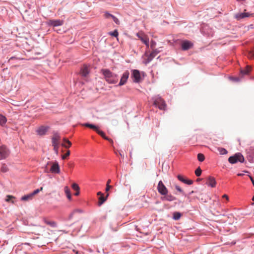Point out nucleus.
I'll list each match as a JSON object with an SVG mask.
<instances>
[{"label":"nucleus","instance_id":"79ce46f5","mask_svg":"<svg viewBox=\"0 0 254 254\" xmlns=\"http://www.w3.org/2000/svg\"><path fill=\"white\" fill-rule=\"evenodd\" d=\"M178 179L181 182H185V179L183 178V177L181 175H178L177 176Z\"/></svg>","mask_w":254,"mask_h":254},{"label":"nucleus","instance_id":"a211bd4d","mask_svg":"<svg viewBox=\"0 0 254 254\" xmlns=\"http://www.w3.org/2000/svg\"><path fill=\"white\" fill-rule=\"evenodd\" d=\"M104 16L106 18H111V19H113L114 21L117 24H120V21L115 16L113 15L112 14L108 13V12H105L104 14Z\"/></svg>","mask_w":254,"mask_h":254},{"label":"nucleus","instance_id":"5fc2aeb1","mask_svg":"<svg viewBox=\"0 0 254 254\" xmlns=\"http://www.w3.org/2000/svg\"><path fill=\"white\" fill-rule=\"evenodd\" d=\"M64 141L65 142V143H66L67 141H68V140L65 138H64L63 139Z\"/></svg>","mask_w":254,"mask_h":254},{"label":"nucleus","instance_id":"c85d7f7f","mask_svg":"<svg viewBox=\"0 0 254 254\" xmlns=\"http://www.w3.org/2000/svg\"><path fill=\"white\" fill-rule=\"evenodd\" d=\"M220 154L224 155L228 153V151L226 149L222 147H218L217 148Z\"/></svg>","mask_w":254,"mask_h":254},{"label":"nucleus","instance_id":"7ed1b4c3","mask_svg":"<svg viewBox=\"0 0 254 254\" xmlns=\"http://www.w3.org/2000/svg\"><path fill=\"white\" fill-rule=\"evenodd\" d=\"M154 104L160 110H165L166 106L165 101L160 97H156L155 98Z\"/></svg>","mask_w":254,"mask_h":254},{"label":"nucleus","instance_id":"9b49d317","mask_svg":"<svg viewBox=\"0 0 254 254\" xmlns=\"http://www.w3.org/2000/svg\"><path fill=\"white\" fill-rule=\"evenodd\" d=\"M129 75V73L128 71H126L124 72L119 84V86H122L126 84Z\"/></svg>","mask_w":254,"mask_h":254},{"label":"nucleus","instance_id":"20e7f679","mask_svg":"<svg viewBox=\"0 0 254 254\" xmlns=\"http://www.w3.org/2000/svg\"><path fill=\"white\" fill-rule=\"evenodd\" d=\"M157 190L158 192L162 195L167 194L168 192L167 189L161 181L158 183Z\"/></svg>","mask_w":254,"mask_h":254},{"label":"nucleus","instance_id":"a18cd8bd","mask_svg":"<svg viewBox=\"0 0 254 254\" xmlns=\"http://www.w3.org/2000/svg\"><path fill=\"white\" fill-rule=\"evenodd\" d=\"M13 60H21V59L20 58H16L15 57H11L9 60H8V62L10 63L11 61Z\"/></svg>","mask_w":254,"mask_h":254},{"label":"nucleus","instance_id":"2f4dec72","mask_svg":"<svg viewBox=\"0 0 254 254\" xmlns=\"http://www.w3.org/2000/svg\"><path fill=\"white\" fill-rule=\"evenodd\" d=\"M1 171L5 173L8 171V169L7 166L5 164H3L1 167Z\"/></svg>","mask_w":254,"mask_h":254},{"label":"nucleus","instance_id":"de8ad7c7","mask_svg":"<svg viewBox=\"0 0 254 254\" xmlns=\"http://www.w3.org/2000/svg\"><path fill=\"white\" fill-rule=\"evenodd\" d=\"M144 44L146 45V46L147 48H148L149 46V40H147V41H146V42L144 43Z\"/></svg>","mask_w":254,"mask_h":254},{"label":"nucleus","instance_id":"bb28decb","mask_svg":"<svg viewBox=\"0 0 254 254\" xmlns=\"http://www.w3.org/2000/svg\"><path fill=\"white\" fill-rule=\"evenodd\" d=\"M64 191L68 199H70L71 195L70 194V190L67 187H64Z\"/></svg>","mask_w":254,"mask_h":254},{"label":"nucleus","instance_id":"37998d69","mask_svg":"<svg viewBox=\"0 0 254 254\" xmlns=\"http://www.w3.org/2000/svg\"><path fill=\"white\" fill-rule=\"evenodd\" d=\"M54 148V150L55 152V153L56 154H58V152H59V146H55V147H53Z\"/></svg>","mask_w":254,"mask_h":254},{"label":"nucleus","instance_id":"4c0bfd02","mask_svg":"<svg viewBox=\"0 0 254 254\" xmlns=\"http://www.w3.org/2000/svg\"><path fill=\"white\" fill-rule=\"evenodd\" d=\"M152 51L151 53H152L155 56L160 52V51H159L157 49L154 48V49H152Z\"/></svg>","mask_w":254,"mask_h":254},{"label":"nucleus","instance_id":"e433bc0d","mask_svg":"<svg viewBox=\"0 0 254 254\" xmlns=\"http://www.w3.org/2000/svg\"><path fill=\"white\" fill-rule=\"evenodd\" d=\"M70 155V151L67 150L66 153L62 156L63 159H65Z\"/></svg>","mask_w":254,"mask_h":254},{"label":"nucleus","instance_id":"680f3d73","mask_svg":"<svg viewBox=\"0 0 254 254\" xmlns=\"http://www.w3.org/2000/svg\"><path fill=\"white\" fill-rule=\"evenodd\" d=\"M251 162H253V159H251V160H250Z\"/></svg>","mask_w":254,"mask_h":254},{"label":"nucleus","instance_id":"ea45409f","mask_svg":"<svg viewBox=\"0 0 254 254\" xmlns=\"http://www.w3.org/2000/svg\"><path fill=\"white\" fill-rule=\"evenodd\" d=\"M113 188V186L108 184H106V188L105 189V191L107 192L111 189Z\"/></svg>","mask_w":254,"mask_h":254},{"label":"nucleus","instance_id":"473e14b6","mask_svg":"<svg viewBox=\"0 0 254 254\" xmlns=\"http://www.w3.org/2000/svg\"><path fill=\"white\" fill-rule=\"evenodd\" d=\"M201 172H202V171H201V169L200 168V167H198L195 171V174L196 176L198 177L201 175Z\"/></svg>","mask_w":254,"mask_h":254},{"label":"nucleus","instance_id":"393cba45","mask_svg":"<svg viewBox=\"0 0 254 254\" xmlns=\"http://www.w3.org/2000/svg\"><path fill=\"white\" fill-rule=\"evenodd\" d=\"M109 196V193H107L106 196L105 197L103 195H101L99 197V200L98 202L99 205H102L106 200L107 198Z\"/></svg>","mask_w":254,"mask_h":254},{"label":"nucleus","instance_id":"f03ea898","mask_svg":"<svg viewBox=\"0 0 254 254\" xmlns=\"http://www.w3.org/2000/svg\"><path fill=\"white\" fill-rule=\"evenodd\" d=\"M244 161L245 158L243 155L240 153H237L234 155L230 156L228 158V161L231 164H235L238 162L243 163Z\"/></svg>","mask_w":254,"mask_h":254},{"label":"nucleus","instance_id":"ddd939ff","mask_svg":"<svg viewBox=\"0 0 254 254\" xmlns=\"http://www.w3.org/2000/svg\"><path fill=\"white\" fill-rule=\"evenodd\" d=\"M50 171L53 173L59 174L60 173V167L58 162H56L53 163Z\"/></svg>","mask_w":254,"mask_h":254},{"label":"nucleus","instance_id":"603ef678","mask_svg":"<svg viewBox=\"0 0 254 254\" xmlns=\"http://www.w3.org/2000/svg\"><path fill=\"white\" fill-rule=\"evenodd\" d=\"M111 182V180L110 179H109L107 181V184L110 185V183Z\"/></svg>","mask_w":254,"mask_h":254},{"label":"nucleus","instance_id":"6ab92c4d","mask_svg":"<svg viewBox=\"0 0 254 254\" xmlns=\"http://www.w3.org/2000/svg\"><path fill=\"white\" fill-rule=\"evenodd\" d=\"M251 69H252V67L250 66L247 65L245 69L241 70V71H240L241 75L242 76H244L245 75L248 74L250 73V72L251 71Z\"/></svg>","mask_w":254,"mask_h":254},{"label":"nucleus","instance_id":"5701e85b","mask_svg":"<svg viewBox=\"0 0 254 254\" xmlns=\"http://www.w3.org/2000/svg\"><path fill=\"white\" fill-rule=\"evenodd\" d=\"M33 197L34 196L32 195V193H29L27 195H25L21 197V200H23V201H28V200L32 199Z\"/></svg>","mask_w":254,"mask_h":254},{"label":"nucleus","instance_id":"1a4fd4ad","mask_svg":"<svg viewBox=\"0 0 254 254\" xmlns=\"http://www.w3.org/2000/svg\"><path fill=\"white\" fill-rule=\"evenodd\" d=\"M47 24L49 26L53 27L61 26L64 24V21L62 20H52L50 19L47 21Z\"/></svg>","mask_w":254,"mask_h":254},{"label":"nucleus","instance_id":"3c124183","mask_svg":"<svg viewBox=\"0 0 254 254\" xmlns=\"http://www.w3.org/2000/svg\"><path fill=\"white\" fill-rule=\"evenodd\" d=\"M98 195H103V193H102L101 192L99 191L97 193Z\"/></svg>","mask_w":254,"mask_h":254},{"label":"nucleus","instance_id":"58836bf2","mask_svg":"<svg viewBox=\"0 0 254 254\" xmlns=\"http://www.w3.org/2000/svg\"><path fill=\"white\" fill-rule=\"evenodd\" d=\"M184 183L187 184L188 185H191L193 183V181L190 180H186L185 179V182H183Z\"/></svg>","mask_w":254,"mask_h":254},{"label":"nucleus","instance_id":"f3484780","mask_svg":"<svg viewBox=\"0 0 254 254\" xmlns=\"http://www.w3.org/2000/svg\"><path fill=\"white\" fill-rule=\"evenodd\" d=\"M206 184L211 186L212 188H214L216 186V182L214 177L211 176H209L207 178V182Z\"/></svg>","mask_w":254,"mask_h":254},{"label":"nucleus","instance_id":"aec40b11","mask_svg":"<svg viewBox=\"0 0 254 254\" xmlns=\"http://www.w3.org/2000/svg\"><path fill=\"white\" fill-rule=\"evenodd\" d=\"M80 73L82 76L86 77L89 73V69L87 66H84L81 69Z\"/></svg>","mask_w":254,"mask_h":254},{"label":"nucleus","instance_id":"0eeeda50","mask_svg":"<svg viewBox=\"0 0 254 254\" xmlns=\"http://www.w3.org/2000/svg\"><path fill=\"white\" fill-rule=\"evenodd\" d=\"M254 16V13H250V12H243V13H239L235 15V17L237 20H240L246 17H253Z\"/></svg>","mask_w":254,"mask_h":254},{"label":"nucleus","instance_id":"c756f323","mask_svg":"<svg viewBox=\"0 0 254 254\" xmlns=\"http://www.w3.org/2000/svg\"><path fill=\"white\" fill-rule=\"evenodd\" d=\"M197 159L200 162H202L205 159L204 155L202 153H198L197 154Z\"/></svg>","mask_w":254,"mask_h":254},{"label":"nucleus","instance_id":"09e8293b","mask_svg":"<svg viewBox=\"0 0 254 254\" xmlns=\"http://www.w3.org/2000/svg\"><path fill=\"white\" fill-rule=\"evenodd\" d=\"M222 197L224 198H226L227 200H228V199H229L228 196L227 194H224L222 196Z\"/></svg>","mask_w":254,"mask_h":254},{"label":"nucleus","instance_id":"13d9d810","mask_svg":"<svg viewBox=\"0 0 254 254\" xmlns=\"http://www.w3.org/2000/svg\"><path fill=\"white\" fill-rule=\"evenodd\" d=\"M252 200L254 201V202L252 203V205H254V196H253Z\"/></svg>","mask_w":254,"mask_h":254},{"label":"nucleus","instance_id":"f704fd0d","mask_svg":"<svg viewBox=\"0 0 254 254\" xmlns=\"http://www.w3.org/2000/svg\"><path fill=\"white\" fill-rule=\"evenodd\" d=\"M72 188L74 190L76 191H78L79 190V187H78V185L75 183H74L72 185Z\"/></svg>","mask_w":254,"mask_h":254},{"label":"nucleus","instance_id":"cd10ccee","mask_svg":"<svg viewBox=\"0 0 254 254\" xmlns=\"http://www.w3.org/2000/svg\"><path fill=\"white\" fill-rule=\"evenodd\" d=\"M182 216V214L179 212H175L173 213V219L175 220H179Z\"/></svg>","mask_w":254,"mask_h":254},{"label":"nucleus","instance_id":"8fccbe9b","mask_svg":"<svg viewBox=\"0 0 254 254\" xmlns=\"http://www.w3.org/2000/svg\"><path fill=\"white\" fill-rule=\"evenodd\" d=\"M7 197L8 198H7V199H6V200L7 201H9L10 198H11V197H12V196H9V195H7Z\"/></svg>","mask_w":254,"mask_h":254},{"label":"nucleus","instance_id":"6e6552de","mask_svg":"<svg viewBox=\"0 0 254 254\" xmlns=\"http://www.w3.org/2000/svg\"><path fill=\"white\" fill-rule=\"evenodd\" d=\"M8 155V150L5 146L0 147V160L6 158Z\"/></svg>","mask_w":254,"mask_h":254},{"label":"nucleus","instance_id":"72a5a7b5","mask_svg":"<svg viewBox=\"0 0 254 254\" xmlns=\"http://www.w3.org/2000/svg\"><path fill=\"white\" fill-rule=\"evenodd\" d=\"M66 143L67 144V145H65V144L63 143L62 145L66 148L70 147V146L71 145V142L69 140L67 141Z\"/></svg>","mask_w":254,"mask_h":254},{"label":"nucleus","instance_id":"c9c22d12","mask_svg":"<svg viewBox=\"0 0 254 254\" xmlns=\"http://www.w3.org/2000/svg\"><path fill=\"white\" fill-rule=\"evenodd\" d=\"M156 45V43L154 41L151 40V43H150L151 49H154V48H155Z\"/></svg>","mask_w":254,"mask_h":254},{"label":"nucleus","instance_id":"dca6fc26","mask_svg":"<svg viewBox=\"0 0 254 254\" xmlns=\"http://www.w3.org/2000/svg\"><path fill=\"white\" fill-rule=\"evenodd\" d=\"M162 200H166L168 201H172L176 199V197L171 194L168 193L166 195H163V196L161 197Z\"/></svg>","mask_w":254,"mask_h":254},{"label":"nucleus","instance_id":"412c9836","mask_svg":"<svg viewBox=\"0 0 254 254\" xmlns=\"http://www.w3.org/2000/svg\"><path fill=\"white\" fill-rule=\"evenodd\" d=\"M97 133L98 134H99L100 135H101L103 138H104L105 139L107 140H108L109 141H110L111 143H113V141L112 139H110L109 138H108V137L106 136L104 132L101 130H100L99 129H98V130L96 131Z\"/></svg>","mask_w":254,"mask_h":254},{"label":"nucleus","instance_id":"c03bdc74","mask_svg":"<svg viewBox=\"0 0 254 254\" xmlns=\"http://www.w3.org/2000/svg\"><path fill=\"white\" fill-rule=\"evenodd\" d=\"M175 188L176 189L179 191V192H181V193H183V190H182V189L178 186H175Z\"/></svg>","mask_w":254,"mask_h":254},{"label":"nucleus","instance_id":"4468645a","mask_svg":"<svg viewBox=\"0 0 254 254\" xmlns=\"http://www.w3.org/2000/svg\"><path fill=\"white\" fill-rule=\"evenodd\" d=\"M136 36L138 37V38L141 41V42L144 43L149 40V38L147 35L145 34L143 32L140 31L136 34Z\"/></svg>","mask_w":254,"mask_h":254},{"label":"nucleus","instance_id":"a878e982","mask_svg":"<svg viewBox=\"0 0 254 254\" xmlns=\"http://www.w3.org/2000/svg\"><path fill=\"white\" fill-rule=\"evenodd\" d=\"M7 121L6 117L1 114H0V125L3 126L5 124Z\"/></svg>","mask_w":254,"mask_h":254},{"label":"nucleus","instance_id":"f257e3e1","mask_svg":"<svg viewBox=\"0 0 254 254\" xmlns=\"http://www.w3.org/2000/svg\"><path fill=\"white\" fill-rule=\"evenodd\" d=\"M101 73L103 75L105 80L109 84H115L118 82L117 75L112 72L109 69L103 68Z\"/></svg>","mask_w":254,"mask_h":254},{"label":"nucleus","instance_id":"49530a36","mask_svg":"<svg viewBox=\"0 0 254 254\" xmlns=\"http://www.w3.org/2000/svg\"><path fill=\"white\" fill-rule=\"evenodd\" d=\"M40 191V190L39 189H36L33 192H32V195H33V196L37 194L38 193H39Z\"/></svg>","mask_w":254,"mask_h":254},{"label":"nucleus","instance_id":"4d7b16f0","mask_svg":"<svg viewBox=\"0 0 254 254\" xmlns=\"http://www.w3.org/2000/svg\"><path fill=\"white\" fill-rule=\"evenodd\" d=\"M79 193V190L77 191V192L75 193V195H78Z\"/></svg>","mask_w":254,"mask_h":254},{"label":"nucleus","instance_id":"a19ab883","mask_svg":"<svg viewBox=\"0 0 254 254\" xmlns=\"http://www.w3.org/2000/svg\"><path fill=\"white\" fill-rule=\"evenodd\" d=\"M111 35L114 37H117L118 35V32L117 31V30H115L112 33H111Z\"/></svg>","mask_w":254,"mask_h":254},{"label":"nucleus","instance_id":"864d4df0","mask_svg":"<svg viewBox=\"0 0 254 254\" xmlns=\"http://www.w3.org/2000/svg\"><path fill=\"white\" fill-rule=\"evenodd\" d=\"M244 175V174H243V173H238V174H237V175H238V176H243Z\"/></svg>","mask_w":254,"mask_h":254},{"label":"nucleus","instance_id":"7c9ffc66","mask_svg":"<svg viewBox=\"0 0 254 254\" xmlns=\"http://www.w3.org/2000/svg\"><path fill=\"white\" fill-rule=\"evenodd\" d=\"M248 57L250 59L254 58V48L249 52Z\"/></svg>","mask_w":254,"mask_h":254},{"label":"nucleus","instance_id":"423d86ee","mask_svg":"<svg viewBox=\"0 0 254 254\" xmlns=\"http://www.w3.org/2000/svg\"><path fill=\"white\" fill-rule=\"evenodd\" d=\"M131 77L133 78V81L139 82L141 79L140 72L138 70L133 69L131 71Z\"/></svg>","mask_w":254,"mask_h":254},{"label":"nucleus","instance_id":"0e129e2a","mask_svg":"<svg viewBox=\"0 0 254 254\" xmlns=\"http://www.w3.org/2000/svg\"><path fill=\"white\" fill-rule=\"evenodd\" d=\"M199 181V179H197V181Z\"/></svg>","mask_w":254,"mask_h":254},{"label":"nucleus","instance_id":"9d476101","mask_svg":"<svg viewBox=\"0 0 254 254\" xmlns=\"http://www.w3.org/2000/svg\"><path fill=\"white\" fill-rule=\"evenodd\" d=\"M193 46V44L188 40L183 41L181 44V47L183 50L186 51L190 48Z\"/></svg>","mask_w":254,"mask_h":254},{"label":"nucleus","instance_id":"39448f33","mask_svg":"<svg viewBox=\"0 0 254 254\" xmlns=\"http://www.w3.org/2000/svg\"><path fill=\"white\" fill-rule=\"evenodd\" d=\"M61 137L59 133H55L52 137V143L53 147L59 146Z\"/></svg>","mask_w":254,"mask_h":254},{"label":"nucleus","instance_id":"bf43d9fd","mask_svg":"<svg viewBox=\"0 0 254 254\" xmlns=\"http://www.w3.org/2000/svg\"><path fill=\"white\" fill-rule=\"evenodd\" d=\"M43 189V187H41L39 190H40V191H42Z\"/></svg>","mask_w":254,"mask_h":254},{"label":"nucleus","instance_id":"b1692460","mask_svg":"<svg viewBox=\"0 0 254 254\" xmlns=\"http://www.w3.org/2000/svg\"><path fill=\"white\" fill-rule=\"evenodd\" d=\"M44 221L46 224L52 227H56L57 226V223L55 221H50L46 219H44Z\"/></svg>","mask_w":254,"mask_h":254},{"label":"nucleus","instance_id":"f8f14e48","mask_svg":"<svg viewBox=\"0 0 254 254\" xmlns=\"http://www.w3.org/2000/svg\"><path fill=\"white\" fill-rule=\"evenodd\" d=\"M155 57V56L152 53H151L149 54H148L147 53H145L144 55V60L143 61V63L145 64L149 63Z\"/></svg>","mask_w":254,"mask_h":254},{"label":"nucleus","instance_id":"2eb2a0df","mask_svg":"<svg viewBox=\"0 0 254 254\" xmlns=\"http://www.w3.org/2000/svg\"><path fill=\"white\" fill-rule=\"evenodd\" d=\"M48 128L47 127L41 126L37 129L36 132L39 135H43L46 134Z\"/></svg>","mask_w":254,"mask_h":254},{"label":"nucleus","instance_id":"e2e57ef3","mask_svg":"<svg viewBox=\"0 0 254 254\" xmlns=\"http://www.w3.org/2000/svg\"><path fill=\"white\" fill-rule=\"evenodd\" d=\"M251 162H253V159H251V160H250Z\"/></svg>","mask_w":254,"mask_h":254},{"label":"nucleus","instance_id":"4be33fe9","mask_svg":"<svg viewBox=\"0 0 254 254\" xmlns=\"http://www.w3.org/2000/svg\"><path fill=\"white\" fill-rule=\"evenodd\" d=\"M82 125L83 126L93 129V130H94L96 131H97L98 130V129H99L98 127H97L94 125L89 124V123H85V124H82Z\"/></svg>","mask_w":254,"mask_h":254},{"label":"nucleus","instance_id":"052dcab7","mask_svg":"<svg viewBox=\"0 0 254 254\" xmlns=\"http://www.w3.org/2000/svg\"><path fill=\"white\" fill-rule=\"evenodd\" d=\"M244 172L246 173H249V172L247 171H244Z\"/></svg>","mask_w":254,"mask_h":254},{"label":"nucleus","instance_id":"6e6d98bb","mask_svg":"<svg viewBox=\"0 0 254 254\" xmlns=\"http://www.w3.org/2000/svg\"><path fill=\"white\" fill-rule=\"evenodd\" d=\"M49 171L47 168V167H46L45 169V172H46V173H49Z\"/></svg>","mask_w":254,"mask_h":254}]
</instances>
